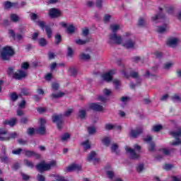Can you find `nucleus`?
Segmentation results:
<instances>
[{
	"instance_id": "nucleus-11",
	"label": "nucleus",
	"mask_w": 181,
	"mask_h": 181,
	"mask_svg": "<svg viewBox=\"0 0 181 181\" xmlns=\"http://www.w3.org/2000/svg\"><path fill=\"white\" fill-rule=\"evenodd\" d=\"M113 74H115V69H112L108 72L104 74L103 75H102V78H103V80H105V81L110 83V81H112Z\"/></svg>"
},
{
	"instance_id": "nucleus-15",
	"label": "nucleus",
	"mask_w": 181,
	"mask_h": 181,
	"mask_svg": "<svg viewBox=\"0 0 181 181\" xmlns=\"http://www.w3.org/2000/svg\"><path fill=\"white\" fill-rule=\"evenodd\" d=\"M143 131L141 128H138L136 129H132L129 132L130 136L134 139H136L139 136L142 134Z\"/></svg>"
},
{
	"instance_id": "nucleus-39",
	"label": "nucleus",
	"mask_w": 181,
	"mask_h": 181,
	"mask_svg": "<svg viewBox=\"0 0 181 181\" xmlns=\"http://www.w3.org/2000/svg\"><path fill=\"white\" fill-rule=\"evenodd\" d=\"M115 128V125L112 124L111 123H107L105 125V129L106 131H111Z\"/></svg>"
},
{
	"instance_id": "nucleus-48",
	"label": "nucleus",
	"mask_w": 181,
	"mask_h": 181,
	"mask_svg": "<svg viewBox=\"0 0 181 181\" xmlns=\"http://www.w3.org/2000/svg\"><path fill=\"white\" fill-rule=\"evenodd\" d=\"M136 171L139 173H141V172H142L144 169V165L143 163H140L136 167Z\"/></svg>"
},
{
	"instance_id": "nucleus-50",
	"label": "nucleus",
	"mask_w": 181,
	"mask_h": 181,
	"mask_svg": "<svg viewBox=\"0 0 181 181\" xmlns=\"http://www.w3.org/2000/svg\"><path fill=\"white\" fill-rule=\"evenodd\" d=\"M154 56H156V57L157 59H162V57H163V53H162L161 52L159 51H156L153 53Z\"/></svg>"
},
{
	"instance_id": "nucleus-44",
	"label": "nucleus",
	"mask_w": 181,
	"mask_h": 181,
	"mask_svg": "<svg viewBox=\"0 0 181 181\" xmlns=\"http://www.w3.org/2000/svg\"><path fill=\"white\" fill-rule=\"evenodd\" d=\"M69 71L71 76L76 77L77 76V69L76 68H69Z\"/></svg>"
},
{
	"instance_id": "nucleus-49",
	"label": "nucleus",
	"mask_w": 181,
	"mask_h": 181,
	"mask_svg": "<svg viewBox=\"0 0 181 181\" xmlns=\"http://www.w3.org/2000/svg\"><path fill=\"white\" fill-rule=\"evenodd\" d=\"M130 77H132V78H138V77H139V74H138V72L135 71H132L130 72L129 74Z\"/></svg>"
},
{
	"instance_id": "nucleus-14",
	"label": "nucleus",
	"mask_w": 181,
	"mask_h": 181,
	"mask_svg": "<svg viewBox=\"0 0 181 181\" xmlns=\"http://www.w3.org/2000/svg\"><path fill=\"white\" fill-rule=\"evenodd\" d=\"M25 155L27 156V158H32V156H34L36 159H40L41 156L40 154L36 153L33 151H29V150H24Z\"/></svg>"
},
{
	"instance_id": "nucleus-54",
	"label": "nucleus",
	"mask_w": 181,
	"mask_h": 181,
	"mask_svg": "<svg viewBox=\"0 0 181 181\" xmlns=\"http://www.w3.org/2000/svg\"><path fill=\"white\" fill-rule=\"evenodd\" d=\"M4 8L6 9H11L12 8V2L7 1L4 3Z\"/></svg>"
},
{
	"instance_id": "nucleus-35",
	"label": "nucleus",
	"mask_w": 181,
	"mask_h": 181,
	"mask_svg": "<svg viewBox=\"0 0 181 181\" xmlns=\"http://www.w3.org/2000/svg\"><path fill=\"white\" fill-rule=\"evenodd\" d=\"M80 59L81 60H90V59L91 58V57L90 56V54H85V53H82L81 55H80Z\"/></svg>"
},
{
	"instance_id": "nucleus-7",
	"label": "nucleus",
	"mask_w": 181,
	"mask_h": 181,
	"mask_svg": "<svg viewBox=\"0 0 181 181\" xmlns=\"http://www.w3.org/2000/svg\"><path fill=\"white\" fill-rule=\"evenodd\" d=\"M169 134L171 135L173 138H175L176 139L175 141H173L170 143V145H172V146H177V145H180L181 129H180L178 132L171 131L169 132Z\"/></svg>"
},
{
	"instance_id": "nucleus-31",
	"label": "nucleus",
	"mask_w": 181,
	"mask_h": 181,
	"mask_svg": "<svg viewBox=\"0 0 181 181\" xmlns=\"http://www.w3.org/2000/svg\"><path fill=\"white\" fill-rule=\"evenodd\" d=\"M18 137V133L16 132L10 133L8 136L6 137V141H11V139H15Z\"/></svg>"
},
{
	"instance_id": "nucleus-23",
	"label": "nucleus",
	"mask_w": 181,
	"mask_h": 181,
	"mask_svg": "<svg viewBox=\"0 0 181 181\" xmlns=\"http://www.w3.org/2000/svg\"><path fill=\"white\" fill-rule=\"evenodd\" d=\"M167 30H168V25L164 24L163 26H158L157 31L158 33H166Z\"/></svg>"
},
{
	"instance_id": "nucleus-28",
	"label": "nucleus",
	"mask_w": 181,
	"mask_h": 181,
	"mask_svg": "<svg viewBox=\"0 0 181 181\" xmlns=\"http://www.w3.org/2000/svg\"><path fill=\"white\" fill-rule=\"evenodd\" d=\"M0 160L1 163H9V157L8 155L2 156V154H0Z\"/></svg>"
},
{
	"instance_id": "nucleus-20",
	"label": "nucleus",
	"mask_w": 181,
	"mask_h": 181,
	"mask_svg": "<svg viewBox=\"0 0 181 181\" xmlns=\"http://www.w3.org/2000/svg\"><path fill=\"white\" fill-rule=\"evenodd\" d=\"M78 117L81 119H86V117H87V111L85 110H79Z\"/></svg>"
},
{
	"instance_id": "nucleus-60",
	"label": "nucleus",
	"mask_w": 181,
	"mask_h": 181,
	"mask_svg": "<svg viewBox=\"0 0 181 181\" xmlns=\"http://www.w3.org/2000/svg\"><path fill=\"white\" fill-rule=\"evenodd\" d=\"M37 181H46V177L42 175L38 174L37 175Z\"/></svg>"
},
{
	"instance_id": "nucleus-41",
	"label": "nucleus",
	"mask_w": 181,
	"mask_h": 181,
	"mask_svg": "<svg viewBox=\"0 0 181 181\" xmlns=\"http://www.w3.org/2000/svg\"><path fill=\"white\" fill-rule=\"evenodd\" d=\"M81 145L83 146H85L84 148L86 151H87L88 149H90V148H91V145L90 144V141H88V140H86V141L83 142L81 144Z\"/></svg>"
},
{
	"instance_id": "nucleus-13",
	"label": "nucleus",
	"mask_w": 181,
	"mask_h": 181,
	"mask_svg": "<svg viewBox=\"0 0 181 181\" xmlns=\"http://www.w3.org/2000/svg\"><path fill=\"white\" fill-rule=\"evenodd\" d=\"M125 150H126V152L130 153V156L132 159H139V158H141V155H139V153H136V152H135V150H134V148L127 146L125 148Z\"/></svg>"
},
{
	"instance_id": "nucleus-22",
	"label": "nucleus",
	"mask_w": 181,
	"mask_h": 181,
	"mask_svg": "<svg viewBox=\"0 0 181 181\" xmlns=\"http://www.w3.org/2000/svg\"><path fill=\"white\" fill-rule=\"evenodd\" d=\"M35 131L36 133L40 135H45V134H46V127L40 126Z\"/></svg>"
},
{
	"instance_id": "nucleus-12",
	"label": "nucleus",
	"mask_w": 181,
	"mask_h": 181,
	"mask_svg": "<svg viewBox=\"0 0 181 181\" xmlns=\"http://www.w3.org/2000/svg\"><path fill=\"white\" fill-rule=\"evenodd\" d=\"M95 156H97V153H95L94 151H90L87 157L88 162H91V160H93V163H99L100 158H96Z\"/></svg>"
},
{
	"instance_id": "nucleus-30",
	"label": "nucleus",
	"mask_w": 181,
	"mask_h": 181,
	"mask_svg": "<svg viewBox=\"0 0 181 181\" xmlns=\"http://www.w3.org/2000/svg\"><path fill=\"white\" fill-rule=\"evenodd\" d=\"M54 37H55V45H60V43H62L63 40L62 39V35H60V33H57Z\"/></svg>"
},
{
	"instance_id": "nucleus-55",
	"label": "nucleus",
	"mask_w": 181,
	"mask_h": 181,
	"mask_svg": "<svg viewBox=\"0 0 181 181\" xmlns=\"http://www.w3.org/2000/svg\"><path fill=\"white\" fill-rule=\"evenodd\" d=\"M89 33H90V30H88V28H85L82 30V36H85L86 37H87Z\"/></svg>"
},
{
	"instance_id": "nucleus-59",
	"label": "nucleus",
	"mask_w": 181,
	"mask_h": 181,
	"mask_svg": "<svg viewBox=\"0 0 181 181\" xmlns=\"http://www.w3.org/2000/svg\"><path fill=\"white\" fill-rule=\"evenodd\" d=\"M106 175L109 179H114V172L109 170L106 172Z\"/></svg>"
},
{
	"instance_id": "nucleus-29",
	"label": "nucleus",
	"mask_w": 181,
	"mask_h": 181,
	"mask_svg": "<svg viewBox=\"0 0 181 181\" xmlns=\"http://www.w3.org/2000/svg\"><path fill=\"white\" fill-rule=\"evenodd\" d=\"M66 93H64V92H60L57 94L56 93H52L50 95V98H52V100H54V98H62L63 95H64Z\"/></svg>"
},
{
	"instance_id": "nucleus-36",
	"label": "nucleus",
	"mask_w": 181,
	"mask_h": 181,
	"mask_svg": "<svg viewBox=\"0 0 181 181\" xmlns=\"http://www.w3.org/2000/svg\"><path fill=\"white\" fill-rule=\"evenodd\" d=\"M88 42H90L88 40H81V39H78L76 40V45H79L80 46H83V45H86V43H88Z\"/></svg>"
},
{
	"instance_id": "nucleus-34",
	"label": "nucleus",
	"mask_w": 181,
	"mask_h": 181,
	"mask_svg": "<svg viewBox=\"0 0 181 181\" xmlns=\"http://www.w3.org/2000/svg\"><path fill=\"white\" fill-rule=\"evenodd\" d=\"M70 134L69 133H64L62 136H61V141H62V142H64L66 141H67V139H70Z\"/></svg>"
},
{
	"instance_id": "nucleus-43",
	"label": "nucleus",
	"mask_w": 181,
	"mask_h": 181,
	"mask_svg": "<svg viewBox=\"0 0 181 181\" xmlns=\"http://www.w3.org/2000/svg\"><path fill=\"white\" fill-rule=\"evenodd\" d=\"M146 23L145 22V19H144V18L141 17L139 19L138 25L140 26L141 28L145 27Z\"/></svg>"
},
{
	"instance_id": "nucleus-32",
	"label": "nucleus",
	"mask_w": 181,
	"mask_h": 181,
	"mask_svg": "<svg viewBox=\"0 0 181 181\" xmlns=\"http://www.w3.org/2000/svg\"><path fill=\"white\" fill-rule=\"evenodd\" d=\"M161 129H163V126L161 124H156L153 126L152 130L154 132H159Z\"/></svg>"
},
{
	"instance_id": "nucleus-51",
	"label": "nucleus",
	"mask_w": 181,
	"mask_h": 181,
	"mask_svg": "<svg viewBox=\"0 0 181 181\" xmlns=\"http://www.w3.org/2000/svg\"><path fill=\"white\" fill-rule=\"evenodd\" d=\"M22 152H23V149H22L21 148L12 151L13 155H21V153H22Z\"/></svg>"
},
{
	"instance_id": "nucleus-3",
	"label": "nucleus",
	"mask_w": 181,
	"mask_h": 181,
	"mask_svg": "<svg viewBox=\"0 0 181 181\" xmlns=\"http://www.w3.org/2000/svg\"><path fill=\"white\" fill-rule=\"evenodd\" d=\"M13 71H15V67L9 66L8 68L7 74L8 77H12L14 80H23V78L28 77V73L22 69L17 70V72Z\"/></svg>"
},
{
	"instance_id": "nucleus-1",
	"label": "nucleus",
	"mask_w": 181,
	"mask_h": 181,
	"mask_svg": "<svg viewBox=\"0 0 181 181\" xmlns=\"http://www.w3.org/2000/svg\"><path fill=\"white\" fill-rule=\"evenodd\" d=\"M30 18L31 21H33V22H35L36 23H37L40 29H42V30H45V32L47 33L48 39H52V37L53 36V31L52 30V28H50L48 25H46V22H45L44 21H36L37 20L39 16L35 13H31L30 14Z\"/></svg>"
},
{
	"instance_id": "nucleus-26",
	"label": "nucleus",
	"mask_w": 181,
	"mask_h": 181,
	"mask_svg": "<svg viewBox=\"0 0 181 181\" xmlns=\"http://www.w3.org/2000/svg\"><path fill=\"white\" fill-rule=\"evenodd\" d=\"M118 144L114 143L113 144H112L110 149H111V152L112 153H116V155H118Z\"/></svg>"
},
{
	"instance_id": "nucleus-5",
	"label": "nucleus",
	"mask_w": 181,
	"mask_h": 181,
	"mask_svg": "<svg viewBox=\"0 0 181 181\" xmlns=\"http://www.w3.org/2000/svg\"><path fill=\"white\" fill-rule=\"evenodd\" d=\"M52 166H56V161L52 160L49 163H46L45 161H42L38 163L35 168L40 173H44V172H47L52 169Z\"/></svg>"
},
{
	"instance_id": "nucleus-45",
	"label": "nucleus",
	"mask_w": 181,
	"mask_h": 181,
	"mask_svg": "<svg viewBox=\"0 0 181 181\" xmlns=\"http://www.w3.org/2000/svg\"><path fill=\"white\" fill-rule=\"evenodd\" d=\"M155 142L151 141L150 142L149 145H148V151L149 152H154L155 151Z\"/></svg>"
},
{
	"instance_id": "nucleus-40",
	"label": "nucleus",
	"mask_w": 181,
	"mask_h": 181,
	"mask_svg": "<svg viewBox=\"0 0 181 181\" xmlns=\"http://www.w3.org/2000/svg\"><path fill=\"white\" fill-rule=\"evenodd\" d=\"M10 98H11V101H16V100H18V98H19V95H18L16 92H13L10 95Z\"/></svg>"
},
{
	"instance_id": "nucleus-64",
	"label": "nucleus",
	"mask_w": 181,
	"mask_h": 181,
	"mask_svg": "<svg viewBox=\"0 0 181 181\" xmlns=\"http://www.w3.org/2000/svg\"><path fill=\"white\" fill-rule=\"evenodd\" d=\"M52 78H53V74L52 73L47 74V75L45 76V80H47V81H50Z\"/></svg>"
},
{
	"instance_id": "nucleus-46",
	"label": "nucleus",
	"mask_w": 181,
	"mask_h": 181,
	"mask_svg": "<svg viewBox=\"0 0 181 181\" xmlns=\"http://www.w3.org/2000/svg\"><path fill=\"white\" fill-rule=\"evenodd\" d=\"M29 67H30V64H29V62H25L21 64L22 70H28L29 69Z\"/></svg>"
},
{
	"instance_id": "nucleus-47",
	"label": "nucleus",
	"mask_w": 181,
	"mask_h": 181,
	"mask_svg": "<svg viewBox=\"0 0 181 181\" xmlns=\"http://www.w3.org/2000/svg\"><path fill=\"white\" fill-rule=\"evenodd\" d=\"M173 168V165L169 164V163H165L163 166V168L164 169V170H171Z\"/></svg>"
},
{
	"instance_id": "nucleus-6",
	"label": "nucleus",
	"mask_w": 181,
	"mask_h": 181,
	"mask_svg": "<svg viewBox=\"0 0 181 181\" xmlns=\"http://www.w3.org/2000/svg\"><path fill=\"white\" fill-rule=\"evenodd\" d=\"M62 118H63V115L62 114L60 115L54 114L52 116V123L57 124V128L59 131H62V129L63 128V125H64Z\"/></svg>"
},
{
	"instance_id": "nucleus-8",
	"label": "nucleus",
	"mask_w": 181,
	"mask_h": 181,
	"mask_svg": "<svg viewBox=\"0 0 181 181\" xmlns=\"http://www.w3.org/2000/svg\"><path fill=\"white\" fill-rule=\"evenodd\" d=\"M62 16V11L59 8H51L49 10V16L51 19H54L56 18H60Z\"/></svg>"
},
{
	"instance_id": "nucleus-27",
	"label": "nucleus",
	"mask_w": 181,
	"mask_h": 181,
	"mask_svg": "<svg viewBox=\"0 0 181 181\" xmlns=\"http://www.w3.org/2000/svg\"><path fill=\"white\" fill-rule=\"evenodd\" d=\"M66 32L69 35H72V33H74L76 32V28L73 24L69 25L66 28Z\"/></svg>"
},
{
	"instance_id": "nucleus-25",
	"label": "nucleus",
	"mask_w": 181,
	"mask_h": 181,
	"mask_svg": "<svg viewBox=\"0 0 181 181\" xmlns=\"http://www.w3.org/2000/svg\"><path fill=\"white\" fill-rule=\"evenodd\" d=\"M102 143L105 146H110V144H111V139L108 136H105L102 139Z\"/></svg>"
},
{
	"instance_id": "nucleus-9",
	"label": "nucleus",
	"mask_w": 181,
	"mask_h": 181,
	"mask_svg": "<svg viewBox=\"0 0 181 181\" xmlns=\"http://www.w3.org/2000/svg\"><path fill=\"white\" fill-rule=\"evenodd\" d=\"M88 110H92V111H95L96 112H101V111H103L104 107L98 103H92L88 104Z\"/></svg>"
},
{
	"instance_id": "nucleus-18",
	"label": "nucleus",
	"mask_w": 181,
	"mask_h": 181,
	"mask_svg": "<svg viewBox=\"0 0 181 181\" xmlns=\"http://www.w3.org/2000/svg\"><path fill=\"white\" fill-rule=\"evenodd\" d=\"M18 119H16V117H13L9 120H5L4 122H3V124L4 125H9V127H15V125H16Z\"/></svg>"
},
{
	"instance_id": "nucleus-63",
	"label": "nucleus",
	"mask_w": 181,
	"mask_h": 181,
	"mask_svg": "<svg viewBox=\"0 0 181 181\" xmlns=\"http://www.w3.org/2000/svg\"><path fill=\"white\" fill-rule=\"evenodd\" d=\"M0 155H2V156L8 155L6 154V146L5 145L1 146V153Z\"/></svg>"
},
{
	"instance_id": "nucleus-17",
	"label": "nucleus",
	"mask_w": 181,
	"mask_h": 181,
	"mask_svg": "<svg viewBox=\"0 0 181 181\" xmlns=\"http://www.w3.org/2000/svg\"><path fill=\"white\" fill-rule=\"evenodd\" d=\"M123 46L125 49H134L135 47V42L134 40L129 39L124 42Z\"/></svg>"
},
{
	"instance_id": "nucleus-33",
	"label": "nucleus",
	"mask_w": 181,
	"mask_h": 181,
	"mask_svg": "<svg viewBox=\"0 0 181 181\" xmlns=\"http://www.w3.org/2000/svg\"><path fill=\"white\" fill-rule=\"evenodd\" d=\"M26 132L29 135V136H33V135H35V134H36V131L33 127H28Z\"/></svg>"
},
{
	"instance_id": "nucleus-38",
	"label": "nucleus",
	"mask_w": 181,
	"mask_h": 181,
	"mask_svg": "<svg viewBox=\"0 0 181 181\" xmlns=\"http://www.w3.org/2000/svg\"><path fill=\"white\" fill-rule=\"evenodd\" d=\"M88 132L89 135H93L97 132V129L95 127H88Z\"/></svg>"
},
{
	"instance_id": "nucleus-53",
	"label": "nucleus",
	"mask_w": 181,
	"mask_h": 181,
	"mask_svg": "<svg viewBox=\"0 0 181 181\" xmlns=\"http://www.w3.org/2000/svg\"><path fill=\"white\" fill-rule=\"evenodd\" d=\"M71 114H73V109H68L67 111H66L64 113V117H70L71 115Z\"/></svg>"
},
{
	"instance_id": "nucleus-10",
	"label": "nucleus",
	"mask_w": 181,
	"mask_h": 181,
	"mask_svg": "<svg viewBox=\"0 0 181 181\" xmlns=\"http://www.w3.org/2000/svg\"><path fill=\"white\" fill-rule=\"evenodd\" d=\"M158 9H159V11H158V14H156L155 16H153L151 18V21L153 22H155L156 23H158L157 21H159L160 19H165V14H163V8L159 7Z\"/></svg>"
},
{
	"instance_id": "nucleus-24",
	"label": "nucleus",
	"mask_w": 181,
	"mask_h": 181,
	"mask_svg": "<svg viewBox=\"0 0 181 181\" xmlns=\"http://www.w3.org/2000/svg\"><path fill=\"white\" fill-rule=\"evenodd\" d=\"M22 95H24V96L30 95L29 89L26 88H21V93L19 94V97H22Z\"/></svg>"
},
{
	"instance_id": "nucleus-37",
	"label": "nucleus",
	"mask_w": 181,
	"mask_h": 181,
	"mask_svg": "<svg viewBox=\"0 0 181 181\" xmlns=\"http://www.w3.org/2000/svg\"><path fill=\"white\" fill-rule=\"evenodd\" d=\"M10 18H11V20L13 21V22H19V16L15 14V13H13L10 16Z\"/></svg>"
},
{
	"instance_id": "nucleus-57",
	"label": "nucleus",
	"mask_w": 181,
	"mask_h": 181,
	"mask_svg": "<svg viewBox=\"0 0 181 181\" xmlns=\"http://www.w3.org/2000/svg\"><path fill=\"white\" fill-rule=\"evenodd\" d=\"M113 83L115 84L116 90H118L119 88V86H121V82L118 80H114Z\"/></svg>"
},
{
	"instance_id": "nucleus-61",
	"label": "nucleus",
	"mask_w": 181,
	"mask_h": 181,
	"mask_svg": "<svg viewBox=\"0 0 181 181\" xmlns=\"http://www.w3.org/2000/svg\"><path fill=\"white\" fill-rule=\"evenodd\" d=\"M17 143L19 144V145H26L28 144V141L26 140H23V139H19L17 140Z\"/></svg>"
},
{
	"instance_id": "nucleus-58",
	"label": "nucleus",
	"mask_w": 181,
	"mask_h": 181,
	"mask_svg": "<svg viewBox=\"0 0 181 181\" xmlns=\"http://www.w3.org/2000/svg\"><path fill=\"white\" fill-rule=\"evenodd\" d=\"M172 66H173V63L167 62V63L164 64V69L165 70H169V69H170V67H172Z\"/></svg>"
},
{
	"instance_id": "nucleus-56",
	"label": "nucleus",
	"mask_w": 181,
	"mask_h": 181,
	"mask_svg": "<svg viewBox=\"0 0 181 181\" xmlns=\"http://www.w3.org/2000/svg\"><path fill=\"white\" fill-rule=\"evenodd\" d=\"M74 52L73 51V49L71 47H68V52H67V56L68 57H73Z\"/></svg>"
},
{
	"instance_id": "nucleus-2",
	"label": "nucleus",
	"mask_w": 181,
	"mask_h": 181,
	"mask_svg": "<svg viewBox=\"0 0 181 181\" xmlns=\"http://www.w3.org/2000/svg\"><path fill=\"white\" fill-rule=\"evenodd\" d=\"M110 29L112 30L113 33L109 35L107 43H109V45H112V43L121 45V43H122V37L117 35V30H119V26L117 24L111 25Z\"/></svg>"
},
{
	"instance_id": "nucleus-4",
	"label": "nucleus",
	"mask_w": 181,
	"mask_h": 181,
	"mask_svg": "<svg viewBox=\"0 0 181 181\" xmlns=\"http://www.w3.org/2000/svg\"><path fill=\"white\" fill-rule=\"evenodd\" d=\"M15 56V49L11 46H5L1 51L0 57L4 62H9L11 57Z\"/></svg>"
},
{
	"instance_id": "nucleus-16",
	"label": "nucleus",
	"mask_w": 181,
	"mask_h": 181,
	"mask_svg": "<svg viewBox=\"0 0 181 181\" xmlns=\"http://www.w3.org/2000/svg\"><path fill=\"white\" fill-rule=\"evenodd\" d=\"M177 43H179V40L176 37L170 38L167 40V46L169 47H175L177 46Z\"/></svg>"
},
{
	"instance_id": "nucleus-19",
	"label": "nucleus",
	"mask_w": 181,
	"mask_h": 181,
	"mask_svg": "<svg viewBox=\"0 0 181 181\" xmlns=\"http://www.w3.org/2000/svg\"><path fill=\"white\" fill-rule=\"evenodd\" d=\"M74 170H81V165L77 164H72L67 167V172H73Z\"/></svg>"
},
{
	"instance_id": "nucleus-42",
	"label": "nucleus",
	"mask_w": 181,
	"mask_h": 181,
	"mask_svg": "<svg viewBox=\"0 0 181 181\" xmlns=\"http://www.w3.org/2000/svg\"><path fill=\"white\" fill-rule=\"evenodd\" d=\"M24 163L25 166H28V168H31V169H33L35 165L33 164V162L29 161L28 160H24Z\"/></svg>"
},
{
	"instance_id": "nucleus-21",
	"label": "nucleus",
	"mask_w": 181,
	"mask_h": 181,
	"mask_svg": "<svg viewBox=\"0 0 181 181\" xmlns=\"http://www.w3.org/2000/svg\"><path fill=\"white\" fill-rule=\"evenodd\" d=\"M38 44L39 46L41 47H45V46H47V40L45 37H41L38 39Z\"/></svg>"
},
{
	"instance_id": "nucleus-52",
	"label": "nucleus",
	"mask_w": 181,
	"mask_h": 181,
	"mask_svg": "<svg viewBox=\"0 0 181 181\" xmlns=\"http://www.w3.org/2000/svg\"><path fill=\"white\" fill-rule=\"evenodd\" d=\"M171 100L173 101V103H176V101H180V96H179L177 94H175L171 97Z\"/></svg>"
},
{
	"instance_id": "nucleus-62",
	"label": "nucleus",
	"mask_w": 181,
	"mask_h": 181,
	"mask_svg": "<svg viewBox=\"0 0 181 181\" xmlns=\"http://www.w3.org/2000/svg\"><path fill=\"white\" fill-rule=\"evenodd\" d=\"M19 168H21V165L19 164V163H15L12 165L11 169H13V170H18V169H19Z\"/></svg>"
}]
</instances>
